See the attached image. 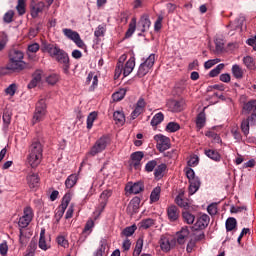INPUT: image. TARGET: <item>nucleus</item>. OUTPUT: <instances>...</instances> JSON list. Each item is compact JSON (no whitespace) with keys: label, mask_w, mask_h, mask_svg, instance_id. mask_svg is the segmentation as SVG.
I'll list each match as a JSON object with an SVG mask.
<instances>
[{"label":"nucleus","mask_w":256,"mask_h":256,"mask_svg":"<svg viewBox=\"0 0 256 256\" xmlns=\"http://www.w3.org/2000/svg\"><path fill=\"white\" fill-rule=\"evenodd\" d=\"M215 47H216V53H221L223 49H225V43L223 42V39L221 38H216L214 40Z\"/></svg>","instance_id":"obj_49"},{"label":"nucleus","mask_w":256,"mask_h":256,"mask_svg":"<svg viewBox=\"0 0 256 256\" xmlns=\"http://www.w3.org/2000/svg\"><path fill=\"white\" fill-rule=\"evenodd\" d=\"M15 91H17V85L11 84L10 86H8V88H6L5 93L6 95H10L11 97H13V95H15Z\"/></svg>","instance_id":"obj_59"},{"label":"nucleus","mask_w":256,"mask_h":256,"mask_svg":"<svg viewBox=\"0 0 256 256\" xmlns=\"http://www.w3.org/2000/svg\"><path fill=\"white\" fill-rule=\"evenodd\" d=\"M125 59H127V56L125 55L120 57L115 69V77H120L122 73L124 77H129V75L133 73V69H135V56H131L123 66V62H121V60L125 61Z\"/></svg>","instance_id":"obj_3"},{"label":"nucleus","mask_w":256,"mask_h":256,"mask_svg":"<svg viewBox=\"0 0 256 256\" xmlns=\"http://www.w3.org/2000/svg\"><path fill=\"white\" fill-rule=\"evenodd\" d=\"M143 157H145V154L141 151L132 153L130 156V167H134V169H140Z\"/></svg>","instance_id":"obj_14"},{"label":"nucleus","mask_w":256,"mask_h":256,"mask_svg":"<svg viewBox=\"0 0 256 256\" xmlns=\"http://www.w3.org/2000/svg\"><path fill=\"white\" fill-rule=\"evenodd\" d=\"M155 65V54H150L148 59H146L143 63L140 64L136 77L142 79L145 77L150 71L153 70V66Z\"/></svg>","instance_id":"obj_7"},{"label":"nucleus","mask_w":256,"mask_h":256,"mask_svg":"<svg viewBox=\"0 0 256 256\" xmlns=\"http://www.w3.org/2000/svg\"><path fill=\"white\" fill-rule=\"evenodd\" d=\"M126 191L133 193V195H138L143 191V184L141 182L134 183L132 186H126Z\"/></svg>","instance_id":"obj_23"},{"label":"nucleus","mask_w":256,"mask_h":256,"mask_svg":"<svg viewBox=\"0 0 256 256\" xmlns=\"http://www.w3.org/2000/svg\"><path fill=\"white\" fill-rule=\"evenodd\" d=\"M41 79H43V71L36 70L32 75V80L28 84V89H35L38 83H41Z\"/></svg>","instance_id":"obj_16"},{"label":"nucleus","mask_w":256,"mask_h":256,"mask_svg":"<svg viewBox=\"0 0 256 256\" xmlns=\"http://www.w3.org/2000/svg\"><path fill=\"white\" fill-rule=\"evenodd\" d=\"M112 195H113V191L104 190L100 195V199H102L103 201H107V199H109V197H111Z\"/></svg>","instance_id":"obj_63"},{"label":"nucleus","mask_w":256,"mask_h":256,"mask_svg":"<svg viewBox=\"0 0 256 256\" xmlns=\"http://www.w3.org/2000/svg\"><path fill=\"white\" fill-rule=\"evenodd\" d=\"M13 17H15V12L13 10H9L3 16L4 23H13Z\"/></svg>","instance_id":"obj_50"},{"label":"nucleus","mask_w":256,"mask_h":256,"mask_svg":"<svg viewBox=\"0 0 256 256\" xmlns=\"http://www.w3.org/2000/svg\"><path fill=\"white\" fill-rule=\"evenodd\" d=\"M43 147V142L39 138H34L29 146L27 159L29 165L34 169L41 163V159H43Z\"/></svg>","instance_id":"obj_2"},{"label":"nucleus","mask_w":256,"mask_h":256,"mask_svg":"<svg viewBox=\"0 0 256 256\" xmlns=\"http://www.w3.org/2000/svg\"><path fill=\"white\" fill-rule=\"evenodd\" d=\"M243 63L247 69H255V59L251 56H246L243 58Z\"/></svg>","instance_id":"obj_43"},{"label":"nucleus","mask_w":256,"mask_h":256,"mask_svg":"<svg viewBox=\"0 0 256 256\" xmlns=\"http://www.w3.org/2000/svg\"><path fill=\"white\" fill-rule=\"evenodd\" d=\"M135 231H137V225L133 224L132 226L126 227V228L122 231V234H123L125 237H131V235H133V233H135Z\"/></svg>","instance_id":"obj_46"},{"label":"nucleus","mask_w":256,"mask_h":256,"mask_svg":"<svg viewBox=\"0 0 256 256\" xmlns=\"http://www.w3.org/2000/svg\"><path fill=\"white\" fill-rule=\"evenodd\" d=\"M110 144H111V138L107 135H104L95 142V144L92 146V148L88 152V155L95 157V155H98V153H103V151L107 149V145H110Z\"/></svg>","instance_id":"obj_6"},{"label":"nucleus","mask_w":256,"mask_h":256,"mask_svg":"<svg viewBox=\"0 0 256 256\" xmlns=\"http://www.w3.org/2000/svg\"><path fill=\"white\" fill-rule=\"evenodd\" d=\"M207 122V118L205 116V112H200L196 117V127L197 129H203L205 127V123Z\"/></svg>","instance_id":"obj_27"},{"label":"nucleus","mask_w":256,"mask_h":256,"mask_svg":"<svg viewBox=\"0 0 256 256\" xmlns=\"http://www.w3.org/2000/svg\"><path fill=\"white\" fill-rule=\"evenodd\" d=\"M62 33H64L65 37H67V39H70L71 41H73L79 35L77 31H73L69 28H64L62 30Z\"/></svg>","instance_id":"obj_36"},{"label":"nucleus","mask_w":256,"mask_h":256,"mask_svg":"<svg viewBox=\"0 0 256 256\" xmlns=\"http://www.w3.org/2000/svg\"><path fill=\"white\" fill-rule=\"evenodd\" d=\"M209 221H210L209 215L203 214L196 221V223L194 225V229L196 231H197V229H205V227H207V225H209Z\"/></svg>","instance_id":"obj_17"},{"label":"nucleus","mask_w":256,"mask_h":256,"mask_svg":"<svg viewBox=\"0 0 256 256\" xmlns=\"http://www.w3.org/2000/svg\"><path fill=\"white\" fill-rule=\"evenodd\" d=\"M165 171H167V165L166 164L162 163V164L156 166V168L154 169L155 179H163V173H165Z\"/></svg>","instance_id":"obj_25"},{"label":"nucleus","mask_w":256,"mask_h":256,"mask_svg":"<svg viewBox=\"0 0 256 256\" xmlns=\"http://www.w3.org/2000/svg\"><path fill=\"white\" fill-rule=\"evenodd\" d=\"M160 249L164 253H169L177 245V240L171 236H161L159 240Z\"/></svg>","instance_id":"obj_11"},{"label":"nucleus","mask_w":256,"mask_h":256,"mask_svg":"<svg viewBox=\"0 0 256 256\" xmlns=\"http://www.w3.org/2000/svg\"><path fill=\"white\" fill-rule=\"evenodd\" d=\"M175 203L178 207H182V209H185V211L189 210V200L183 199V194H179L175 198Z\"/></svg>","instance_id":"obj_24"},{"label":"nucleus","mask_w":256,"mask_h":256,"mask_svg":"<svg viewBox=\"0 0 256 256\" xmlns=\"http://www.w3.org/2000/svg\"><path fill=\"white\" fill-rule=\"evenodd\" d=\"M232 75L235 79H243V69L237 64L232 66Z\"/></svg>","instance_id":"obj_35"},{"label":"nucleus","mask_w":256,"mask_h":256,"mask_svg":"<svg viewBox=\"0 0 256 256\" xmlns=\"http://www.w3.org/2000/svg\"><path fill=\"white\" fill-rule=\"evenodd\" d=\"M42 50L62 65V69L65 75H69L71 63L69 62V54H67L65 50L59 48L57 44H51L47 42L42 44Z\"/></svg>","instance_id":"obj_1"},{"label":"nucleus","mask_w":256,"mask_h":256,"mask_svg":"<svg viewBox=\"0 0 256 256\" xmlns=\"http://www.w3.org/2000/svg\"><path fill=\"white\" fill-rule=\"evenodd\" d=\"M105 31H106V29L103 27V25H99L96 28L94 35H95V37H103L105 35Z\"/></svg>","instance_id":"obj_60"},{"label":"nucleus","mask_w":256,"mask_h":256,"mask_svg":"<svg viewBox=\"0 0 256 256\" xmlns=\"http://www.w3.org/2000/svg\"><path fill=\"white\" fill-rule=\"evenodd\" d=\"M179 129H181V126L177 122H169L166 126V131H168V133H175L179 131Z\"/></svg>","instance_id":"obj_40"},{"label":"nucleus","mask_w":256,"mask_h":256,"mask_svg":"<svg viewBox=\"0 0 256 256\" xmlns=\"http://www.w3.org/2000/svg\"><path fill=\"white\" fill-rule=\"evenodd\" d=\"M155 225V220L148 218L140 222L141 229H149Z\"/></svg>","instance_id":"obj_44"},{"label":"nucleus","mask_w":256,"mask_h":256,"mask_svg":"<svg viewBox=\"0 0 256 256\" xmlns=\"http://www.w3.org/2000/svg\"><path fill=\"white\" fill-rule=\"evenodd\" d=\"M2 119L4 125L6 127H9V125L11 124V114L9 113V111L4 112Z\"/></svg>","instance_id":"obj_58"},{"label":"nucleus","mask_w":256,"mask_h":256,"mask_svg":"<svg viewBox=\"0 0 256 256\" xmlns=\"http://www.w3.org/2000/svg\"><path fill=\"white\" fill-rule=\"evenodd\" d=\"M31 221H33V209L28 206L24 208V215L20 217L18 225L20 229H25V227H29Z\"/></svg>","instance_id":"obj_12"},{"label":"nucleus","mask_w":256,"mask_h":256,"mask_svg":"<svg viewBox=\"0 0 256 256\" xmlns=\"http://www.w3.org/2000/svg\"><path fill=\"white\" fill-rule=\"evenodd\" d=\"M23 52L21 50L12 49L9 53L10 62L7 69L10 71H23L25 69V62H23Z\"/></svg>","instance_id":"obj_4"},{"label":"nucleus","mask_w":256,"mask_h":256,"mask_svg":"<svg viewBox=\"0 0 256 256\" xmlns=\"http://www.w3.org/2000/svg\"><path fill=\"white\" fill-rule=\"evenodd\" d=\"M209 215H217V204H210L207 207Z\"/></svg>","instance_id":"obj_64"},{"label":"nucleus","mask_w":256,"mask_h":256,"mask_svg":"<svg viewBox=\"0 0 256 256\" xmlns=\"http://www.w3.org/2000/svg\"><path fill=\"white\" fill-rule=\"evenodd\" d=\"M155 167H157V160H150L145 165L146 173H153L155 171Z\"/></svg>","instance_id":"obj_48"},{"label":"nucleus","mask_w":256,"mask_h":256,"mask_svg":"<svg viewBox=\"0 0 256 256\" xmlns=\"http://www.w3.org/2000/svg\"><path fill=\"white\" fill-rule=\"evenodd\" d=\"M189 237V229L182 228L181 231L177 233V243L179 245H184L185 240Z\"/></svg>","instance_id":"obj_22"},{"label":"nucleus","mask_w":256,"mask_h":256,"mask_svg":"<svg viewBox=\"0 0 256 256\" xmlns=\"http://www.w3.org/2000/svg\"><path fill=\"white\" fill-rule=\"evenodd\" d=\"M28 185L30 189H37L39 187V175L38 174H31L27 177Z\"/></svg>","instance_id":"obj_20"},{"label":"nucleus","mask_w":256,"mask_h":256,"mask_svg":"<svg viewBox=\"0 0 256 256\" xmlns=\"http://www.w3.org/2000/svg\"><path fill=\"white\" fill-rule=\"evenodd\" d=\"M47 115V101L45 99H40L36 103L34 115L32 118V125H37V123H41L45 119Z\"/></svg>","instance_id":"obj_5"},{"label":"nucleus","mask_w":256,"mask_h":256,"mask_svg":"<svg viewBox=\"0 0 256 256\" xmlns=\"http://www.w3.org/2000/svg\"><path fill=\"white\" fill-rule=\"evenodd\" d=\"M182 217L184 222L188 225H193V223H195V215L191 214L189 211H184Z\"/></svg>","instance_id":"obj_34"},{"label":"nucleus","mask_w":256,"mask_h":256,"mask_svg":"<svg viewBox=\"0 0 256 256\" xmlns=\"http://www.w3.org/2000/svg\"><path fill=\"white\" fill-rule=\"evenodd\" d=\"M223 69H225V64H218L214 69L209 72V77H217V75H219Z\"/></svg>","instance_id":"obj_45"},{"label":"nucleus","mask_w":256,"mask_h":256,"mask_svg":"<svg viewBox=\"0 0 256 256\" xmlns=\"http://www.w3.org/2000/svg\"><path fill=\"white\" fill-rule=\"evenodd\" d=\"M204 153L206 157H208L212 161H215L216 163H219V161H221V154H219L217 150L208 149V150H204Z\"/></svg>","instance_id":"obj_21"},{"label":"nucleus","mask_w":256,"mask_h":256,"mask_svg":"<svg viewBox=\"0 0 256 256\" xmlns=\"http://www.w3.org/2000/svg\"><path fill=\"white\" fill-rule=\"evenodd\" d=\"M165 119V115H163V112L157 113L151 120L152 127H157V125H160V123H163V120Z\"/></svg>","instance_id":"obj_32"},{"label":"nucleus","mask_w":256,"mask_h":256,"mask_svg":"<svg viewBox=\"0 0 256 256\" xmlns=\"http://www.w3.org/2000/svg\"><path fill=\"white\" fill-rule=\"evenodd\" d=\"M141 251H143V238H139L137 240L135 249L133 251V256L141 255Z\"/></svg>","instance_id":"obj_42"},{"label":"nucleus","mask_w":256,"mask_h":256,"mask_svg":"<svg viewBox=\"0 0 256 256\" xmlns=\"http://www.w3.org/2000/svg\"><path fill=\"white\" fill-rule=\"evenodd\" d=\"M27 0H18V4L16 6V10L19 15H25V3Z\"/></svg>","instance_id":"obj_53"},{"label":"nucleus","mask_w":256,"mask_h":256,"mask_svg":"<svg viewBox=\"0 0 256 256\" xmlns=\"http://www.w3.org/2000/svg\"><path fill=\"white\" fill-rule=\"evenodd\" d=\"M141 203V200L139 198H134L130 204H129V208L133 209V211H135L136 209H139V204Z\"/></svg>","instance_id":"obj_61"},{"label":"nucleus","mask_w":256,"mask_h":256,"mask_svg":"<svg viewBox=\"0 0 256 256\" xmlns=\"http://www.w3.org/2000/svg\"><path fill=\"white\" fill-rule=\"evenodd\" d=\"M35 251H37V240H31L26 250V253H31L32 255H35Z\"/></svg>","instance_id":"obj_52"},{"label":"nucleus","mask_w":256,"mask_h":256,"mask_svg":"<svg viewBox=\"0 0 256 256\" xmlns=\"http://www.w3.org/2000/svg\"><path fill=\"white\" fill-rule=\"evenodd\" d=\"M9 251V246L7 245V242H3L0 244V255L5 256L7 255V252Z\"/></svg>","instance_id":"obj_62"},{"label":"nucleus","mask_w":256,"mask_h":256,"mask_svg":"<svg viewBox=\"0 0 256 256\" xmlns=\"http://www.w3.org/2000/svg\"><path fill=\"white\" fill-rule=\"evenodd\" d=\"M160 197H161V187L157 186L152 190V192L150 194V201L152 203H157V201H159Z\"/></svg>","instance_id":"obj_31"},{"label":"nucleus","mask_w":256,"mask_h":256,"mask_svg":"<svg viewBox=\"0 0 256 256\" xmlns=\"http://www.w3.org/2000/svg\"><path fill=\"white\" fill-rule=\"evenodd\" d=\"M136 29H137V18H132L129 23L128 30L126 31L125 37L127 38L132 37Z\"/></svg>","instance_id":"obj_29"},{"label":"nucleus","mask_w":256,"mask_h":256,"mask_svg":"<svg viewBox=\"0 0 256 256\" xmlns=\"http://www.w3.org/2000/svg\"><path fill=\"white\" fill-rule=\"evenodd\" d=\"M154 141H156V147L160 153L171 149V139L163 134H157L154 136Z\"/></svg>","instance_id":"obj_10"},{"label":"nucleus","mask_w":256,"mask_h":256,"mask_svg":"<svg viewBox=\"0 0 256 256\" xmlns=\"http://www.w3.org/2000/svg\"><path fill=\"white\" fill-rule=\"evenodd\" d=\"M217 63H221V59L216 58V59L208 60L204 63V68L211 69V67H214V65H217Z\"/></svg>","instance_id":"obj_56"},{"label":"nucleus","mask_w":256,"mask_h":256,"mask_svg":"<svg viewBox=\"0 0 256 256\" xmlns=\"http://www.w3.org/2000/svg\"><path fill=\"white\" fill-rule=\"evenodd\" d=\"M69 203H71V193H66L62 198L61 205L57 208L56 217L61 219L63 215H65V211L67 210V207H69Z\"/></svg>","instance_id":"obj_13"},{"label":"nucleus","mask_w":256,"mask_h":256,"mask_svg":"<svg viewBox=\"0 0 256 256\" xmlns=\"http://www.w3.org/2000/svg\"><path fill=\"white\" fill-rule=\"evenodd\" d=\"M97 119V112H91L87 117V129H93V123Z\"/></svg>","instance_id":"obj_41"},{"label":"nucleus","mask_w":256,"mask_h":256,"mask_svg":"<svg viewBox=\"0 0 256 256\" xmlns=\"http://www.w3.org/2000/svg\"><path fill=\"white\" fill-rule=\"evenodd\" d=\"M205 136L208 137L209 139H214L216 143H219V141H221V137H219V135L215 133V131L213 130L206 131Z\"/></svg>","instance_id":"obj_51"},{"label":"nucleus","mask_w":256,"mask_h":256,"mask_svg":"<svg viewBox=\"0 0 256 256\" xmlns=\"http://www.w3.org/2000/svg\"><path fill=\"white\" fill-rule=\"evenodd\" d=\"M105 249H107V242L105 240H102L100 242L99 248L93 253L92 256H103L105 253Z\"/></svg>","instance_id":"obj_38"},{"label":"nucleus","mask_w":256,"mask_h":256,"mask_svg":"<svg viewBox=\"0 0 256 256\" xmlns=\"http://www.w3.org/2000/svg\"><path fill=\"white\" fill-rule=\"evenodd\" d=\"M57 81H59V75L57 74H51L46 77V83H48V85H55Z\"/></svg>","instance_id":"obj_55"},{"label":"nucleus","mask_w":256,"mask_h":256,"mask_svg":"<svg viewBox=\"0 0 256 256\" xmlns=\"http://www.w3.org/2000/svg\"><path fill=\"white\" fill-rule=\"evenodd\" d=\"M186 177L189 180V195H195L201 187V180L199 177L195 176V171L192 168L186 170Z\"/></svg>","instance_id":"obj_8"},{"label":"nucleus","mask_w":256,"mask_h":256,"mask_svg":"<svg viewBox=\"0 0 256 256\" xmlns=\"http://www.w3.org/2000/svg\"><path fill=\"white\" fill-rule=\"evenodd\" d=\"M179 208L175 205H171L167 208V215L169 221L175 222L179 219Z\"/></svg>","instance_id":"obj_18"},{"label":"nucleus","mask_w":256,"mask_h":256,"mask_svg":"<svg viewBox=\"0 0 256 256\" xmlns=\"http://www.w3.org/2000/svg\"><path fill=\"white\" fill-rule=\"evenodd\" d=\"M78 179L79 177L77 176V174H71L70 176H68L65 181V186L67 187V189H73V187L77 185Z\"/></svg>","instance_id":"obj_26"},{"label":"nucleus","mask_w":256,"mask_h":256,"mask_svg":"<svg viewBox=\"0 0 256 256\" xmlns=\"http://www.w3.org/2000/svg\"><path fill=\"white\" fill-rule=\"evenodd\" d=\"M126 93H127V90H125V88H122L118 92H115L112 95L113 101H122V99L125 98Z\"/></svg>","instance_id":"obj_39"},{"label":"nucleus","mask_w":256,"mask_h":256,"mask_svg":"<svg viewBox=\"0 0 256 256\" xmlns=\"http://www.w3.org/2000/svg\"><path fill=\"white\" fill-rule=\"evenodd\" d=\"M7 43H9V36L5 32H0V52L5 51Z\"/></svg>","instance_id":"obj_33"},{"label":"nucleus","mask_w":256,"mask_h":256,"mask_svg":"<svg viewBox=\"0 0 256 256\" xmlns=\"http://www.w3.org/2000/svg\"><path fill=\"white\" fill-rule=\"evenodd\" d=\"M235 227H237V219H235L234 217H230L226 220V231H233V229H235Z\"/></svg>","instance_id":"obj_37"},{"label":"nucleus","mask_w":256,"mask_h":256,"mask_svg":"<svg viewBox=\"0 0 256 256\" xmlns=\"http://www.w3.org/2000/svg\"><path fill=\"white\" fill-rule=\"evenodd\" d=\"M38 246L39 249H42V251H47V249L51 248V245H49V243H47V240L45 239V228L41 229Z\"/></svg>","instance_id":"obj_19"},{"label":"nucleus","mask_w":256,"mask_h":256,"mask_svg":"<svg viewBox=\"0 0 256 256\" xmlns=\"http://www.w3.org/2000/svg\"><path fill=\"white\" fill-rule=\"evenodd\" d=\"M150 27L151 20L149 19V14H143L138 21V31H141V33H145Z\"/></svg>","instance_id":"obj_15"},{"label":"nucleus","mask_w":256,"mask_h":256,"mask_svg":"<svg viewBox=\"0 0 256 256\" xmlns=\"http://www.w3.org/2000/svg\"><path fill=\"white\" fill-rule=\"evenodd\" d=\"M243 115H250L251 125H256V100H250L243 104L242 107Z\"/></svg>","instance_id":"obj_9"},{"label":"nucleus","mask_w":256,"mask_h":256,"mask_svg":"<svg viewBox=\"0 0 256 256\" xmlns=\"http://www.w3.org/2000/svg\"><path fill=\"white\" fill-rule=\"evenodd\" d=\"M173 110L179 113V111H183V102L174 100L171 103Z\"/></svg>","instance_id":"obj_57"},{"label":"nucleus","mask_w":256,"mask_h":256,"mask_svg":"<svg viewBox=\"0 0 256 256\" xmlns=\"http://www.w3.org/2000/svg\"><path fill=\"white\" fill-rule=\"evenodd\" d=\"M116 125H125V114L121 111H115L113 114Z\"/></svg>","instance_id":"obj_30"},{"label":"nucleus","mask_w":256,"mask_h":256,"mask_svg":"<svg viewBox=\"0 0 256 256\" xmlns=\"http://www.w3.org/2000/svg\"><path fill=\"white\" fill-rule=\"evenodd\" d=\"M163 27V16L159 15L154 23V31L159 32Z\"/></svg>","instance_id":"obj_54"},{"label":"nucleus","mask_w":256,"mask_h":256,"mask_svg":"<svg viewBox=\"0 0 256 256\" xmlns=\"http://www.w3.org/2000/svg\"><path fill=\"white\" fill-rule=\"evenodd\" d=\"M249 123H251V117H247V118H244L241 122V131L243 133V135H245V137H247V135H249V129H250V126H249Z\"/></svg>","instance_id":"obj_28"},{"label":"nucleus","mask_w":256,"mask_h":256,"mask_svg":"<svg viewBox=\"0 0 256 256\" xmlns=\"http://www.w3.org/2000/svg\"><path fill=\"white\" fill-rule=\"evenodd\" d=\"M19 243L21 247H27V243H29V237L23 234V229L19 230Z\"/></svg>","instance_id":"obj_47"}]
</instances>
